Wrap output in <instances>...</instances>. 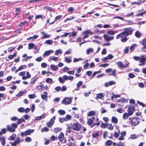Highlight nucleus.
I'll list each match as a JSON object with an SVG mask.
<instances>
[{
    "label": "nucleus",
    "mask_w": 146,
    "mask_h": 146,
    "mask_svg": "<svg viewBox=\"0 0 146 146\" xmlns=\"http://www.w3.org/2000/svg\"><path fill=\"white\" fill-rule=\"evenodd\" d=\"M127 36H128L126 35V34L124 32H123L116 36V38L118 39L119 38H120L121 41L123 42H125L128 40V38L127 37Z\"/></svg>",
    "instance_id": "nucleus-1"
},
{
    "label": "nucleus",
    "mask_w": 146,
    "mask_h": 146,
    "mask_svg": "<svg viewBox=\"0 0 146 146\" xmlns=\"http://www.w3.org/2000/svg\"><path fill=\"white\" fill-rule=\"evenodd\" d=\"M116 64L118 68L120 69H122L127 67L129 63L127 61L125 64H124L121 62L118 61L116 62Z\"/></svg>",
    "instance_id": "nucleus-2"
},
{
    "label": "nucleus",
    "mask_w": 146,
    "mask_h": 146,
    "mask_svg": "<svg viewBox=\"0 0 146 146\" xmlns=\"http://www.w3.org/2000/svg\"><path fill=\"white\" fill-rule=\"evenodd\" d=\"M130 120L131 119V123L133 126H135L138 124L139 122V119L138 117H133L131 119V117L129 118Z\"/></svg>",
    "instance_id": "nucleus-3"
},
{
    "label": "nucleus",
    "mask_w": 146,
    "mask_h": 146,
    "mask_svg": "<svg viewBox=\"0 0 146 146\" xmlns=\"http://www.w3.org/2000/svg\"><path fill=\"white\" fill-rule=\"evenodd\" d=\"M34 131V129H28L24 132H22L21 133V136L22 137L26 136L28 135H30Z\"/></svg>",
    "instance_id": "nucleus-4"
},
{
    "label": "nucleus",
    "mask_w": 146,
    "mask_h": 146,
    "mask_svg": "<svg viewBox=\"0 0 146 146\" xmlns=\"http://www.w3.org/2000/svg\"><path fill=\"white\" fill-rule=\"evenodd\" d=\"M81 127V125L78 122H76L73 123L72 126V129L76 131H79Z\"/></svg>",
    "instance_id": "nucleus-5"
},
{
    "label": "nucleus",
    "mask_w": 146,
    "mask_h": 146,
    "mask_svg": "<svg viewBox=\"0 0 146 146\" xmlns=\"http://www.w3.org/2000/svg\"><path fill=\"white\" fill-rule=\"evenodd\" d=\"M23 139H21L19 137H18L13 142H10V143L12 146H16L17 144H19L20 142H23Z\"/></svg>",
    "instance_id": "nucleus-6"
},
{
    "label": "nucleus",
    "mask_w": 146,
    "mask_h": 146,
    "mask_svg": "<svg viewBox=\"0 0 146 146\" xmlns=\"http://www.w3.org/2000/svg\"><path fill=\"white\" fill-rule=\"evenodd\" d=\"M141 60H140L141 63L139 64V66H143L145 65L146 62V55H142L141 58Z\"/></svg>",
    "instance_id": "nucleus-7"
},
{
    "label": "nucleus",
    "mask_w": 146,
    "mask_h": 146,
    "mask_svg": "<svg viewBox=\"0 0 146 146\" xmlns=\"http://www.w3.org/2000/svg\"><path fill=\"white\" fill-rule=\"evenodd\" d=\"M124 30V31L123 32L127 36L131 35L133 33V29L131 28H125Z\"/></svg>",
    "instance_id": "nucleus-8"
},
{
    "label": "nucleus",
    "mask_w": 146,
    "mask_h": 146,
    "mask_svg": "<svg viewBox=\"0 0 146 146\" xmlns=\"http://www.w3.org/2000/svg\"><path fill=\"white\" fill-rule=\"evenodd\" d=\"M103 37L105 41L109 42L113 39L114 37L108 35L107 34H104Z\"/></svg>",
    "instance_id": "nucleus-9"
},
{
    "label": "nucleus",
    "mask_w": 146,
    "mask_h": 146,
    "mask_svg": "<svg viewBox=\"0 0 146 146\" xmlns=\"http://www.w3.org/2000/svg\"><path fill=\"white\" fill-rule=\"evenodd\" d=\"M72 100V99L70 98H66L63 100L62 103L65 105H67L70 103Z\"/></svg>",
    "instance_id": "nucleus-10"
},
{
    "label": "nucleus",
    "mask_w": 146,
    "mask_h": 146,
    "mask_svg": "<svg viewBox=\"0 0 146 146\" xmlns=\"http://www.w3.org/2000/svg\"><path fill=\"white\" fill-rule=\"evenodd\" d=\"M55 118V116H54L50 119V121L47 123V125L49 127H50L52 125H53V123H54Z\"/></svg>",
    "instance_id": "nucleus-11"
},
{
    "label": "nucleus",
    "mask_w": 146,
    "mask_h": 146,
    "mask_svg": "<svg viewBox=\"0 0 146 146\" xmlns=\"http://www.w3.org/2000/svg\"><path fill=\"white\" fill-rule=\"evenodd\" d=\"M116 84V82L113 81H110L109 82H106L104 84V86L107 87L109 86H111L112 85L115 84Z\"/></svg>",
    "instance_id": "nucleus-12"
},
{
    "label": "nucleus",
    "mask_w": 146,
    "mask_h": 146,
    "mask_svg": "<svg viewBox=\"0 0 146 146\" xmlns=\"http://www.w3.org/2000/svg\"><path fill=\"white\" fill-rule=\"evenodd\" d=\"M64 138V134L63 133H61L58 136V138L59 141L61 143H62Z\"/></svg>",
    "instance_id": "nucleus-13"
},
{
    "label": "nucleus",
    "mask_w": 146,
    "mask_h": 146,
    "mask_svg": "<svg viewBox=\"0 0 146 146\" xmlns=\"http://www.w3.org/2000/svg\"><path fill=\"white\" fill-rule=\"evenodd\" d=\"M46 116V115H45V113H44L42 115L40 116L36 117L35 118V120L36 121L39 120L44 118Z\"/></svg>",
    "instance_id": "nucleus-14"
},
{
    "label": "nucleus",
    "mask_w": 146,
    "mask_h": 146,
    "mask_svg": "<svg viewBox=\"0 0 146 146\" xmlns=\"http://www.w3.org/2000/svg\"><path fill=\"white\" fill-rule=\"evenodd\" d=\"M44 95L41 94V97L42 99L44 100H47V99L48 93L46 92H43Z\"/></svg>",
    "instance_id": "nucleus-15"
},
{
    "label": "nucleus",
    "mask_w": 146,
    "mask_h": 146,
    "mask_svg": "<svg viewBox=\"0 0 146 146\" xmlns=\"http://www.w3.org/2000/svg\"><path fill=\"white\" fill-rule=\"evenodd\" d=\"M63 77L64 78V79L66 80H72L74 79V77L72 76H68L66 75H64L63 76Z\"/></svg>",
    "instance_id": "nucleus-16"
},
{
    "label": "nucleus",
    "mask_w": 146,
    "mask_h": 146,
    "mask_svg": "<svg viewBox=\"0 0 146 146\" xmlns=\"http://www.w3.org/2000/svg\"><path fill=\"white\" fill-rule=\"evenodd\" d=\"M7 130L11 132H13L15 131V129L12 126H11L9 125H7L6 126Z\"/></svg>",
    "instance_id": "nucleus-17"
},
{
    "label": "nucleus",
    "mask_w": 146,
    "mask_h": 146,
    "mask_svg": "<svg viewBox=\"0 0 146 146\" xmlns=\"http://www.w3.org/2000/svg\"><path fill=\"white\" fill-rule=\"evenodd\" d=\"M50 68L52 70L54 71H57L58 69L57 66L54 64L51 65L50 66Z\"/></svg>",
    "instance_id": "nucleus-18"
},
{
    "label": "nucleus",
    "mask_w": 146,
    "mask_h": 146,
    "mask_svg": "<svg viewBox=\"0 0 146 146\" xmlns=\"http://www.w3.org/2000/svg\"><path fill=\"white\" fill-rule=\"evenodd\" d=\"M138 1H140L139 2H131V5H134L135 4L139 5V4H140L141 3H143L145 1H142L141 0H138Z\"/></svg>",
    "instance_id": "nucleus-19"
},
{
    "label": "nucleus",
    "mask_w": 146,
    "mask_h": 146,
    "mask_svg": "<svg viewBox=\"0 0 146 146\" xmlns=\"http://www.w3.org/2000/svg\"><path fill=\"white\" fill-rule=\"evenodd\" d=\"M72 56H70L69 58L65 57L64 58V61L68 63H70L72 62Z\"/></svg>",
    "instance_id": "nucleus-20"
},
{
    "label": "nucleus",
    "mask_w": 146,
    "mask_h": 146,
    "mask_svg": "<svg viewBox=\"0 0 146 146\" xmlns=\"http://www.w3.org/2000/svg\"><path fill=\"white\" fill-rule=\"evenodd\" d=\"M53 52V51L51 50L46 51L44 53L43 56H48L51 53H52Z\"/></svg>",
    "instance_id": "nucleus-21"
},
{
    "label": "nucleus",
    "mask_w": 146,
    "mask_h": 146,
    "mask_svg": "<svg viewBox=\"0 0 146 146\" xmlns=\"http://www.w3.org/2000/svg\"><path fill=\"white\" fill-rule=\"evenodd\" d=\"M16 137V135L15 134H13L12 135L8 138V140H14Z\"/></svg>",
    "instance_id": "nucleus-22"
},
{
    "label": "nucleus",
    "mask_w": 146,
    "mask_h": 146,
    "mask_svg": "<svg viewBox=\"0 0 146 146\" xmlns=\"http://www.w3.org/2000/svg\"><path fill=\"white\" fill-rule=\"evenodd\" d=\"M111 121L113 123L115 124H117L118 122V119L115 116H113L112 117Z\"/></svg>",
    "instance_id": "nucleus-23"
},
{
    "label": "nucleus",
    "mask_w": 146,
    "mask_h": 146,
    "mask_svg": "<svg viewBox=\"0 0 146 146\" xmlns=\"http://www.w3.org/2000/svg\"><path fill=\"white\" fill-rule=\"evenodd\" d=\"M26 90H24L23 91H20L19 93L16 95V96L17 97H19L22 96L23 94L26 93Z\"/></svg>",
    "instance_id": "nucleus-24"
},
{
    "label": "nucleus",
    "mask_w": 146,
    "mask_h": 146,
    "mask_svg": "<svg viewBox=\"0 0 146 146\" xmlns=\"http://www.w3.org/2000/svg\"><path fill=\"white\" fill-rule=\"evenodd\" d=\"M96 114V112L94 111H90L87 113V115L88 116H93Z\"/></svg>",
    "instance_id": "nucleus-25"
},
{
    "label": "nucleus",
    "mask_w": 146,
    "mask_h": 146,
    "mask_svg": "<svg viewBox=\"0 0 146 146\" xmlns=\"http://www.w3.org/2000/svg\"><path fill=\"white\" fill-rule=\"evenodd\" d=\"M118 31L117 30H115L114 31H110L108 32V34L109 35H113L115 33H118Z\"/></svg>",
    "instance_id": "nucleus-26"
},
{
    "label": "nucleus",
    "mask_w": 146,
    "mask_h": 146,
    "mask_svg": "<svg viewBox=\"0 0 146 146\" xmlns=\"http://www.w3.org/2000/svg\"><path fill=\"white\" fill-rule=\"evenodd\" d=\"M105 94L104 93H100L97 95V97L99 98L102 99L104 97Z\"/></svg>",
    "instance_id": "nucleus-27"
},
{
    "label": "nucleus",
    "mask_w": 146,
    "mask_h": 146,
    "mask_svg": "<svg viewBox=\"0 0 146 146\" xmlns=\"http://www.w3.org/2000/svg\"><path fill=\"white\" fill-rule=\"evenodd\" d=\"M83 34H87V35L90 34L93 35L94 34V33L93 32H92L90 30H88L87 31H85L82 33Z\"/></svg>",
    "instance_id": "nucleus-28"
},
{
    "label": "nucleus",
    "mask_w": 146,
    "mask_h": 146,
    "mask_svg": "<svg viewBox=\"0 0 146 146\" xmlns=\"http://www.w3.org/2000/svg\"><path fill=\"white\" fill-rule=\"evenodd\" d=\"M1 141L2 145L4 146L5 144V137H1Z\"/></svg>",
    "instance_id": "nucleus-29"
},
{
    "label": "nucleus",
    "mask_w": 146,
    "mask_h": 146,
    "mask_svg": "<svg viewBox=\"0 0 146 146\" xmlns=\"http://www.w3.org/2000/svg\"><path fill=\"white\" fill-rule=\"evenodd\" d=\"M94 52V49L92 48H89L86 50V53L88 54L90 53H93Z\"/></svg>",
    "instance_id": "nucleus-30"
},
{
    "label": "nucleus",
    "mask_w": 146,
    "mask_h": 146,
    "mask_svg": "<svg viewBox=\"0 0 146 146\" xmlns=\"http://www.w3.org/2000/svg\"><path fill=\"white\" fill-rule=\"evenodd\" d=\"M142 57V55L141 56L139 57L137 56H134L133 57V58L134 60H135L136 61H139V62L141 63L140 60H141V58Z\"/></svg>",
    "instance_id": "nucleus-31"
},
{
    "label": "nucleus",
    "mask_w": 146,
    "mask_h": 146,
    "mask_svg": "<svg viewBox=\"0 0 146 146\" xmlns=\"http://www.w3.org/2000/svg\"><path fill=\"white\" fill-rule=\"evenodd\" d=\"M58 113L60 115H64L65 114L66 112L63 110H60L58 111Z\"/></svg>",
    "instance_id": "nucleus-32"
},
{
    "label": "nucleus",
    "mask_w": 146,
    "mask_h": 146,
    "mask_svg": "<svg viewBox=\"0 0 146 146\" xmlns=\"http://www.w3.org/2000/svg\"><path fill=\"white\" fill-rule=\"evenodd\" d=\"M141 35L142 34L139 31H137L135 33V35L138 38L141 37Z\"/></svg>",
    "instance_id": "nucleus-33"
},
{
    "label": "nucleus",
    "mask_w": 146,
    "mask_h": 146,
    "mask_svg": "<svg viewBox=\"0 0 146 146\" xmlns=\"http://www.w3.org/2000/svg\"><path fill=\"white\" fill-rule=\"evenodd\" d=\"M49 58L50 59L52 60H54L55 61H57L58 60V57H56L53 56H50Z\"/></svg>",
    "instance_id": "nucleus-34"
},
{
    "label": "nucleus",
    "mask_w": 146,
    "mask_h": 146,
    "mask_svg": "<svg viewBox=\"0 0 146 146\" xmlns=\"http://www.w3.org/2000/svg\"><path fill=\"white\" fill-rule=\"evenodd\" d=\"M45 44H47L49 45H51L53 43V41L52 40H46L45 42Z\"/></svg>",
    "instance_id": "nucleus-35"
},
{
    "label": "nucleus",
    "mask_w": 146,
    "mask_h": 146,
    "mask_svg": "<svg viewBox=\"0 0 146 146\" xmlns=\"http://www.w3.org/2000/svg\"><path fill=\"white\" fill-rule=\"evenodd\" d=\"M99 136V134L98 133L95 132L93 133L92 136L94 138H97Z\"/></svg>",
    "instance_id": "nucleus-36"
},
{
    "label": "nucleus",
    "mask_w": 146,
    "mask_h": 146,
    "mask_svg": "<svg viewBox=\"0 0 146 146\" xmlns=\"http://www.w3.org/2000/svg\"><path fill=\"white\" fill-rule=\"evenodd\" d=\"M58 80L60 83H64V82L66 80L64 79V78L63 77H59L58 78Z\"/></svg>",
    "instance_id": "nucleus-37"
},
{
    "label": "nucleus",
    "mask_w": 146,
    "mask_h": 146,
    "mask_svg": "<svg viewBox=\"0 0 146 146\" xmlns=\"http://www.w3.org/2000/svg\"><path fill=\"white\" fill-rule=\"evenodd\" d=\"M146 13V10L144 11L141 12V13H137L136 16L137 17H139V16H143V15L145 14Z\"/></svg>",
    "instance_id": "nucleus-38"
},
{
    "label": "nucleus",
    "mask_w": 146,
    "mask_h": 146,
    "mask_svg": "<svg viewBox=\"0 0 146 146\" xmlns=\"http://www.w3.org/2000/svg\"><path fill=\"white\" fill-rule=\"evenodd\" d=\"M66 120V121H68L71 119V116L67 114L66 115L65 117H64Z\"/></svg>",
    "instance_id": "nucleus-39"
},
{
    "label": "nucleus",
    "mask_w": 146,
    "mask_h": 146,
    "mask_svg": "<svg viewBox=\"0 0 146 146\" xmlns=\"http://www.w3.org/2000/svg\"><path fill=\"white\" fill-rule=\"evenodd\" d=\"M137 46V45L136 44H134L130 47V49L131 51V52L134 50L135 48Z\"/></svg>",
    "instance_id": "nucleus-40"
},
{
    "label": "nucleus",
    "mask_w": 146,
    "mask_h": 146,
    "mask_svg": "<svg viewBox=\"0 0 146 146\" xmlns=\"http://www.w3.org/2000/svg\"><path fill=\"white\" fill-rule=\"evenodd\" d=\"M70 33V35L69 36V37L71 36L74 37L76 36L77 35V33L75 31H73L72 33Z\"/></svg>",
    "instance_id": "nucleus-41"
},
{
    "label": "nucleus",
    "mask_w": 146,
    "mask_h": 146,
    "mask_svg": "<svg viewBox=\"0 0 146 146\" xmlns=\"http://www.w3.org/2000/svg\"><path fill=\"white\" fill-rule=\"evenodd\" d=\"M83 60V58H74V59L73 62H78L79 61L82 60Z\"/></svg>",
    "instance_id": "nucleus-42"
},
{
    "label": "nucleus",
    "mask_w": 146,
    "mask_h": 146,
    "mask_svg": "<svg viewBox=\"0 0 146 146\" xmlns=\"http://www.w3.org/2000/svg\"><path fill=\"white\" fill-rule=\"evenodd\" d=\"M112 144V141L110 140H107L105 143V144L111 146Z\"/></svg>",
    "instance_id": "nucleus-43"
},
{
    "label": "nucleus",
    "mask_w": 146,
    "mask_h": 146,
    "mask_svg": "<svg viewBox=\"0 0 146 146\" xmlns=\"http://www.w3.org/2000/svg\"><path fill=\"white\" fill-rule=\"evenodd\" d=\"M62 129V128H60V127H57L56 128L54 129V132L56 133H57L59 131H61Z\"/></svg>",
    "instance_id": "nucleus-44"
},
{
    "label": "nucleus",
    "mask_w": 146,
    "mask_h": 146,
    "mask_svg": "<svg viewBox=\"0 0 146 146\" xmlns=\"http://www.w3.org/2000/svg\"><path fill=\"white\" fill-rule=\"evenodd\" d=\"M62 53V51L60 49H59L56 50L55 52V55H58L59 54H61Z\"/></svg>",
    "instance_id": "nucleus-45"
},
{
    "label": "nucleus",
    "mask_w": 146,
    "mask_h": 146,
    "mask_svg": "<svg viewBox=\"0 0 146 146\" xmlns=\"http://www.w3.org/2000/svg\"><path fill=\"white\" fill-rule=\"evenodd\" d=\"M46 82L48 83H51L52 82V80L51 78H47L46 80Z\"/></svg>",
    "instance_id": "nucleus-46"
},
{
    "label": "nucleus",
    "mask_w": 146,
    "mask_h": 146,
    "mask_svg": "<svg viewBox=\"0 0 146 146\" xmlns=\"http://www.w3.org/2000/svg\"><path fill=\"white\" fill-rule=\"evenodd\" d=\"M107 127H108V128L110 130H112L113 129V126L111 124H107Z\"/></svg>",
    "instance_id": "nucleus-47"
},
{
    "label": "nucleus",
    "mask_w": 146,
    "mask_h": 146,
    "mask_svg": "<svg viewBox=\"0 0 146 146\" xmlns=\"http://www.w3.org/2000/svg\"><path fill=\"white\" fill-rule=\"evenodd\" d=\"M43 85L41 84L38 86L36 88V89L39 90H43Z\"/></svg>",
    "instance_id": "nucleus-48"
},
{
    "label": "nucleus",
    "mask_w": 146,
    "mask_h": 146,
    "mask_svg": "<svg viewBox=\"0 0 146 146\" xmlns=\"http://www.w3.org/2000/svg\"><path fill=\"white\" fill-rule=\"evenodd\" d=\"M129 116V114L127 113H125L123 114V119H126L128 118Z\"/></svg>",
    "instance_id": "nucleus-49"
},
{
    "label": "nucleus",
    "mask_w": 146,
    "mask_h": 146,
    "mask_svg": "<svg viewBox=\"0 0 146 146\" xmlns=\"http://www.w3.org/2000/svg\"><path fill=\"white\" fill-rule=\"evenodd\" d=\"M35 45L34 44L32 43H30L29 44L28 46V49L29 50H30L32 49L33 46H34Z\"/></svg>",
    "instance_id": "nucleus-50"
},
{
    "label": "nucleus",
    "mask_w": 146,
    "mask_h": 146,
    "mask_svg": "<svg viewBox=\"0 0 146 146\" xmlns=\"http://www.w3.org/2000/svg\"><path fill=\"white\" fill-rule=\"evenodd\" d=\"M93 121V119H92L90 118L88 119L87 121V123L89 125H91L92 124Z\"/></svg>",
    "instance_id": "nucleus-51"
},
{
    "label": "nucleus",
    "mask_w": 146,
    "mask_h": 146,
    "mask_svg": "<svg viewBox=\"0 0 146 146\" xmlns=\"http://www.w3.org/2000/svg\"><path fill=\"white\" fill-rule=\"evenodd\" d=\"M29 97L30 99H34L36 98V95L34 94H30L29 95Z\"/></svg>",
    "instance_id": "nucleus-52"
},
{
    "label": "nucleus",
    "mask_w": 146,
    "mask_h": 146,
    "mask_svg": "<svg viewBox=\"0 0 146 146\" xmlns=\"http://www.w3.org/2000/svg\"><path fill=\"white\" fill-rule=\"evenodd\" d=\"M49 129L46 127H45L44 128H42L41 129V131L42 132H43L44 131L46 132H47L49 131Z\"/></svg>",
    "instance_id": "nucleus-53"
},
{
    "label": "nucleus",
    "mask_w": 146,
    "mask_h": 146,
    "mask_svg": "<svg viewBox=\"0 0 146 146\" xmlns=\"http://www.w3.org/2000/svg\"><path fill=\"white\" fill-rule=\"evenodd\" d=\"M33 78L32 79V80L30 82V83L31 84H34L35 82L38 80V78H36L35 79H34L33 80H32Z\"/></svg>",
    "instance_id": "nucleus-54"
},
{
    "label": "nucleus",
    "mask_w": 146,
    "mask_h": 146,
    "mask_svg": "<svg viewBox=\"0 0 146 146\" xmlns=\"http://www.w3.org/2000/svg\"><path fill=\"white\" fill-rule=\"evenodd\" d=\"M116 70L115 69L113 70L112 71V73L111 74H110V75L112 76H113L115 77L116 76Z\"/></svg>",
    "instance_id": "nucleus-55"
},
{
    "label": "nucleus",
    "mask_w": 146,
    "mask_h": 146,
    "mask_svg": "<svg viewBox=\"0 0 146 146\" xmlns=\"http://www.w3.org/2000/svg\"><path fill=\"white\" fill-rule=\"evenodd\" d=\"M124 145V143L121 141L118 142L117 143V146H123Z\"/></svg>",
    "instance_id": "nucleus-56"
},
{
    "label": "nucleus",
    "mask_w": 146,
    "mask_h": 146,
    "mask_svg": "<svg viewBox=\"0 0 146 146\" xmlns=\"http://www.w3.org/2000/svg\"><path fill=\"white\" fill-rule=\"evenodd\" d=\"M25 141L27 142H29L32 141L31 139L29 137H27L25 139Z\"/></svg>",
    "instance_id": "nucleus-57"
},
{
    "label": "nucleus",
    "mask_w": 146,
    "mask_h": 146,
    "mask_svg": "<svg viewBox=\"0 0 146 146\" xmlns=\"http://www.w3.org/2000/svg\"><path fill=\"white\" fill-rule=\"evenodd\" d=\"M62 17V15H59L57 16L55 18L54 21H56L61 19Z\"/></svg>",
    "instance_id": "nucleus-58"
},
{
    "label": "nucleus",
    "mask_w": 146,
    "mask_h": 146,
    "mask_svg": "<svg viewBox=\"0 0 146 146\" xmlns=\"http://www.w3.org/2000/svg\"><path fill=\"white\" fill-rule=\"evenodd\" d=\"M51 35H47L46 34L45 35H44L42 36V39H44L46 38H48L50 37Z\"/></svg>",
    "instance_id": "nucleus-59"
},
{
    "label": "nucleus",
    "mask_w": 146,
    "mask_h": 146,
    "mask_svg": "<svg viewBox=\"0 0 146 146\" xmlns=\"http://www.w3.org/2000/svg\"><path fill=\"white\" fill-rule=\"evenodd\" d=\"M59 121L60 122L62 123L64 121H66L65 117L63 118H60L59 119Z\"/></svg>",
    "instance_id": "nucleus-60"
},
{
    "label": "nucleus",
    "mask_w": 146,
    "mask_h": 146,
    "mask_svg": "<svg viewBox=\"0 0 146 146\" xmlns=\"http://www.w3.org/2000/svg\"><path fill=\"white\" fill-rule=\"evenodd\" d=\"M109 65V63H106L103 64H101L100 65V67H103L104 68H105L108 66Z\"/></svg>",
    "instance_id": "nucleus-61"
},
{
    "label": "nucleus",
    "mask_w": 146,
    "mask_h": 146,
    "mask_svg": "<svg viewBox=\"0 0 146 146\" xmlns=\"http://www.w3.org/2000/svg\"><path fill=\"white\" fill-rule=\"evenodd\" d=\"M43 59L42 58V57L40 56L35 59V60L37 62H40L42 61Z\"/></svg>",
    "instance_id": "nucleus-62"
},
{
    "label": "nucleus",
    "mask_w": 146,
    "mask_h": 146,
    "mask_svg": "<svg viewBox=\"0 0 146 146\" xmlns=\"http://www.w3.org/2000/svg\"><path fill=\"white\" fill-rule=\"evenodd\" d=\"M129 52V47H126L123 50V52L125 54H127Z\"/></svg>",
    "instance_id": "nucleus-63"
},
{
    "label": "nucleus",
    "mask_w": 146,
    "mask_h": 146,
    "mask_svg": "<svg viewBox=\"0 0 146 146\" xmlns=\"http://www.w3.org/2000/svg\"><path fill=\"white\" fill-rule=\"evenodd\" d=\"M18 110L19 112L22 113L24 111L25 109L23 108H20L18 109Z\"/></svg>",
    "instance_id": "nucleus-64"
}]
</instances>
